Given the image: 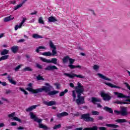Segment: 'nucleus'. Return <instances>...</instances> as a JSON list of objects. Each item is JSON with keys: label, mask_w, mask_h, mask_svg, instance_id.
I'll use <instances>...</instances> for the list:
<instances>
[{"label": "nucleus", "mask_w": 130, "mask_h": 130, "mask_svg": "<svg viewBox=\"0 0 130 130\" xmlns=\"http://www.w3.org/2000/svg\"><path fill=\"white\" fill-rule=\"evenodd\" d=\"M70 59V57L69 56H66L64 57L62 59L63 63H67Z\"/></svg>", "instance_id": "c85d7f7f"}, {"label": "nucleus", "mask_w": 130, "mask_h": 130, "mask_svg": "<svg viewBox=\"0 0 130 130\" xmlns=\"http://www.w3.org/2000/svg\"><path fill=\"white\" fill-rule=\"evenodd\" d=\"M36 66H37V68H38V69H40V70H41L42 69V66H41L38 63H37L36 64Z\"/></svg>", "instance_id": "8fccbe9b"}, {"label": "nucleus", "mask_w": 130, "mask_h": 130, "mask_svg": "<svg viewBox=\"0 0 130 130\" xmlns=\"http://www.w3.org/2000/svg\"><path fill=\"white\" fill-rule=\"evenodd\" d=\"M107 86H108V87H110V88H115V89H121V87L120 86H117L116 85H114L113 84H112L111 83H105Z\"/></svg>", "instance_id": "f3484780"}, {"label": "nucleus", "mask_w": 130, "mask_h": 130, "mask_svg": "<svg viewBox=\"0 0 130 130\" xmlns=\"http://www.w3.org/2000/svg\"><path fill=\"white\" fill-rule=\"evenodd\" d=\"M38 22L39 24H42L43 25H44V21L43 20V18L40 17L39 18Z\"/></svg>", "instance_id": "72a5a7b5"}, {"label": "nucleus", "mask_w": 130, "mask_h": 130, "mask_svg": "<svg viewBox=\"0 0 130 130\" xmlns=\"http://www.w3.org/2000/svg\"><path fill=\"white\" fill-rule=\"evenodd\" d=\"M25 39H20L19 40L18 42L19 43H22L23 42H25Z\"/></svg>", "instance_id": "603ef678"}, {"label": "nucleus", "mask_w": 130, "mask_h": 130, "mask_svg": "<svg viewBox=\"0 0 130 130\" xmlns=\"http://www.w3.org/2000/svg\"><path fill=\"white\" fill-rule=\"evenodd\" d=\"M41 60L43 62H47V63H54V64H57V59L56 58H52L51 59H48L42 57H40Z\"/></svg>", "instance_id": "423d86ee"}, {"label": "nucleus", "mask_w": 130, "mask_h": 130, "mask_svg": "<svg viewBox=\"0 0 130 130\" xmlns=\"http://www.w3.org/2000/svg\"><path fill=\"white\" fill-rule=\"evenodd\" d=\"M49 46L50 48H52V52H50V51H48L46 52H44L42 53V55H44V56H54L57 54V52L56 51V46L53 44V43L51 41H50L49 43Z\"/></svg>", "instance_id": "7ed1b4c3"}, {"label": "nucleus", "mask_w": 130, "mask_h": 130, "mask_svg": "<svg viewBox=\"0 0 130 130\" xmlns=\"http://www.w3.org/2000/svg\"><path fill=\"white\" fill-rule=\"evenodd\" d=\"M55 85L56 86L57 89H59V84L58 83H55Z\"/></svg>", "instance_id": "052dcab7"}, {"label": "nucleus", "mask_w": 130, "mask_h": 130, "mask_svg": "<svg viewBox=\"0 0 130 130\" xmlns=\"http://www.w3.org/2000/svg\"><path fill=\"white\" fill-rule=\"evenodd\" d=\"M11 93H12V90H6V94H11Z\"/></svg>", "instance_id": "3c124183"}, {"label": "nucleus", "mask_w": 130, "mask_h": 130, "mask_svg": "<svg viewBox=\"0 0 130 130\" xmlns=\"http://www.w3.org/2000/svg\"><path fill=\"white\" fill-rule=\"evenodd\" d=\"M19 90H20V91H21V92H23L24 95H28V92H27L26 90H25V89H24V88L22 87H19Z\"/></svg>", "instance_id": "473e14b6"}, {"label": "nucleus", "mask_w": 130, "mask_h": 130, "mask_svg": "<svg viewBox=\"0 0 130 130\" xmlns=\"http://www.w3.org/2000/svg\"><path fill=\"white\" fill-rule=\"evenodd\" d=\"M29 115L30 116V118L31 119H34V121H36V122H38L39 123V127L40 128H43L44 129H47L48 127H47V126L45 125H43V124L41 123L42 122V119H39L35 114H34V113L32 112H30L29 113Z\"/></svg>", "instance_id": "20e7f679"}, {"label": "nucleus", "mask_w": 130, "mask_h": 130, "mask_svg": "<svg viewBox=\"0 0 130 130\" xmlns=\"http://www.w3.org/2000/svg\"><path fill=\"white\" fill-rule=\"evenodd\" d=\"M114 94L117 96V98H128V96L123 94L122 93L114 92Z\"/></svg>", "instance_id": "f8f14e48"}, {"label": "nucleus", "mask_w": 130, "mask_h": 130, "mask_svg": "<svg viewBox=\"0 0 130 130\" xmlns=\"http://www.w3.org/2000/svg\"><path fill=\"white\" fill-rule=\"evenodd\" d=\"M75 60L73 58H69V63L70 64L68 65L69 68L71 69V70H73L74 69H76V68H78V69H81L82 68V66L78 65V66H75L73 64L74 62H75Z\"/></svg>", "instance_id": "6e6552de"}, {"label": "nucleus", "mask_w": 130, "mask_h": 130, "mask_svg": "<svg viewBox=\"0 0 130 130\" xmlns=\"http://www.w3.org/2000/svg\"><path fill=\"white\" fill-rule=\"evenodd\" d=\"M5 124L4 123H0V127H4Z\"/></svg>", "instance_id": "680f3d73"}, {"label": "nucleus", "mask_w": 130, "mask_h": 130, "mask_svg": "<svg viewBox=\"0 0 130 130\" xmlns=\"http://www.w3.org/2000/svg\"><path fill=\"white\" fill-rule=\"evenodd\" d=\"M99 119L100 120H102L103 119V117L101 116H99Z\"/></svg>", "instance_id": "338daca9"}, {"label": "nucleus", "mask_w": 130, "mask_h": 130, "mask_svg": "<svg viewBox=\"0 0 130 130\" xmlns=\"http://www.w3.org/2000/svg\"><path fill=\"white\" fill-rule=\"evenodd\" d=\"M75 130H83V127L77 128Z\"/></svg>", "instance_id": "774afa93"}, {"label": "nucleus", "mask_w": 130, "mask_h": 130, "mask_svg": "<svg viewBox=\"0 0 130 130\" xmlns=\"http://www.w3.org/2000/svg\"><path fill=\"white\" fill-rule=\"evenodd\" d=\"M15 112L10 114L8 115V117H9L10 118H13V117H15Z\"/></svg>", "instance_id": "37998d69"}, {"label": "nucleus", "mask_w": 130, "mask_h": 130, "mask_svg": "<svg viewBox=\"0 0 130 130\" xmlns=\"http://www.w3.org/2000/svg\"><path fill=\"white\" fill-rule=\"evenodd\" d=\"M106 126H107L108 127H113V128H117V127H119L118 125L114 124H106Z\"/></svg>", "instance_id": "b1692460"}, {"label": "nucleus", "mask_w": 130, "mask_h": 130, "mask_svg": "<svg viewBox=\"0 0 130 130\" xmlns=\"http://www.w3.org/2000/svg\"><path fill=\"white\" fill-rule=\"evenodd\" d=\"M17 129L21 130V129H24V127L20 126L17 127Z\"/></svg>", "instance_id": "0e129e2a"}, {"label": "nucleus", "mask_w": 130, "mask_h": 130, "mask_svg": "<svg viewBox=\"0 0 130 130\" xmlns=\"http://www.w3.org/2000/svg\"><path fill=\"white\" fill-rule=\"evenodd\" d=\"M43 103L45 105H47V106H52L56 105V102L53 101H51L50 102L44 101Z\"/></svg>", "instance_id": "2eb2a0df"}, {"label": "nucleus", "mask_w": 130, "mask_h": 130, "mask_svg": "<svg viewBox=\"0 0 130 130\" xmlns=\"http://www.w3.org/2000/svg\"><path fill=\"white\" fill-rule=\"evenodd\" d=\"M37 14V11H35V12L30 13V15H36Z\"/></svg>", "instance_id": "69168bd1"}, {"label": "nucleus", "mask_w": 130, "mask_h": 130, "mask_svg": "<svg viewBox=\"0 0 130 130\" xmlns=\"http://www.w3.org/2000/svg\"><path fill=\"white\" fill-rule=\"evenodd\" d=\"M40 49H46V48H45V47L40 46L38 48H37L36 50V52H37V53H39V51H40Z\"/></svg>", "instance_id": "7c9ffc66"}, {"label": "nucleus", "mask_w": 130, "mask_h": 130, "mask_svg": "<svg viewBox=\"0 0 130 130\" xmlns=\"http://www.w3.org/2000/svg\"><path fill=\"white\" fill-rule=\"evenodd\" d=\"M61 127V125L60 124H59L58 125H55L53 127V128H54V129H56L57 128H60Z\"/></svg>", "instance_id": "79ce46f5"}, {"label": "nucleus", "mask_w": 130, "mask_h": 130, "mask_svg": "<svg viewBox=\"0 0 130 130\" xmlns=\"http://www.w3.org/2000/svg\"><path fill=\"white\" fill-rule=\"evenodd\" d=\"M50 88L49 87L43 86L42 88H37V94L38 93H41V92H45V93H48V95L49 96H53V95H55V94L58 93V91L57 90H53L50 91Z\"/></svg>", "instance_id": "f03ea898"}, {"label": "nucleus", "mask_w": 130, "mask_h": 130, "mask_svg": "<svg viewBox=\"0 0 130 130\" xmlns=\"http://www.w3.org/2000/svg\"><path fill=\"white\" fill-rule=\"evenodd\" d=\"M32 38H35V39H39L41 38H43L42 36H40L37 34H34L32 35Z\"/></svg>", "instance_id": "bb28decb"}, {"label": "nucleus", "mask_w": 130, "mask_h": 130, "mask_svg": "<svg viewBox=\"0 0 130 130\" xmlns=\"http://www.w3.org/2000/svg\"><path fill=\"white\" fill-rule=\"evenodd\" d=\"M68 115H69V113L67 112H63L61 113H58L56 115L57 117H58L59 118L63 117V116H68Z\"/></svg>", "instance_id": "6ab92c4d"}, {"label": "nucleus", "mask_w": 130, "mask_h": 130, "mask_svg": "<svg viewBox=\"0 0 130 130\" xmlns=\"http://www.w3.org/2000/svg\"><path fill=\"white\" fill-rule=\"evenodd\" d=\"M101 96L103 97L105 101H109V100L111 99V96H110L109 94L107 93H105V92H101Z\"/></svg>", "instance_id": "9d476101"}, {"label": "nucleus", "mask_w": 130, "mask_h": 130, "mask_svg": "<svg viewBox=\"0 0 130 130\" xmlns=\"http://www.w3.org/2000/svg\"><path fill=\"white\" fill-rule=\"evenodd\" d=\"M23 6L22 5V4H20L19 5L15 6L14 7V11H17V10H18V9H20V8H21V7H22Z\"/></svg>", "instance_id": "58836bf2"}, {"label": "nucleus", "mask_w": 130, "mask_h": 130, "mask_svg": "<svg viewBox=\"0 0 130 130\" xmlns=\"http://www.w3.org/2000/svg\"><path fill=\"white\" fill-rule=\"evenodd\" d=\"M91 102L93 104H96L97 102H101V99L98 98L92 97L91 98Z\"/></svg>", "instance_id": "a211bd4d"}, {"label": "nucleus", "mask_w": 130, "mask_h": 130, "mask_svg": "<svg viewBox=\"0 0 130 130\" xmlns=\"http://www.w3.org/2000/svg\"><path fill=\"white\" fill-rule=\"evenodd\" d=\"M11 125L12 126H16V125H17V122H11Z\"/></svg>", "instance_id": "09e8293b"}, {"label": "nucleus", "mask_w": 130, "mask_h": 130, "mask_svg": "<svg viewBox=\"0 0 130 130\" xmlns=\"http://www.w3.org/2000/svg\"><path fill=\"white\" fill-rule=\"evenodd\" d=\"M22 26H23V25L21 23L19 25H16L15 27V31H17V30H18V29H19L20 28H22Z\"/></svg>", "instance_id": "ea45409f"}, {"label": "nucleus", "mask_w": 130, "mask_h": 130, "mask_svg": "<svg viewBox=\"0 0 130 130\" xmlns=\"http://www.w3.org/2000/svg\"><path fill=\"white\" fill-rule=\"evenodd\" d=\"M45 86H47V87H49L50 88H51V86H50V85H49V84L48 83H46Z\"/></svg>", "instance_id": "e2e57ef3"}, {"label": "nucleus", "mask_w": 130, "mask_h": 130, "mask_svg": "<svg viewBox=\"0 0 130 130\" xmlns=\"http://www.w3.org/2000/svg\"><path fill=\"white\" fill-rule=\"evenodd\" d=\"M39 106H40V105H33L25 109V111L26 112H31L32 110H34V109H36L37 107H38Z\"/></svg>", "instance_id": "ddd939ff"}, {"label": "nucleus", "mask_w": 130, "mask_h": 130, "mask_svg": "<svg viewBox=\"0 0 130 130\" xmlns=\"http://www.w3.org/2000/svg\"><path fill=\"white\" fill-rule=\"evenodd\" d=\"M90 130H98V127L97 126H93L92 127H90Z\"/></svg>", "instance_id": "a18cd8bd"}, {"label": "nucleus", "mask_w": 130, "mask_h": 130, "mask_svg": "<svg viewBox=\"0 0 130 130\" xmlns=\"http://www.w3.org/2000/svg\"><path fill=\"white\" fill-rule=\"evenodd\" d=\"M9 57H10V55H4V56H3L0 58V61L8 59Z\"/></svg>", "instance_id": "c756f323"}, {"label": "nucleus", "mask_w": 130, "mask_h": 130, "mask_svg": "<svg viewBox=\"0 0 130 130\" xmlns=\"http://www.w3.org/2000/svg\"><path fill=\"white\" fill-rule=\"evenodd\" d=\"M81 119H83V120L86 121V122H94V118L90 117L89 113L82 114L81 115Z\"/></svg>", "instance_id": "39448f33"}, {"label": "nucleus", "mask_w": 130, "mask_h": 130, "mask_svg": "<svg viewBox=\"0 0 130 130\" xmlns=\"http://www.w3.org/2000/svg\"><path fill=\"white\" fill-rule=\"evenodd\" d=\"M12 119L15 120L16 121H18V122H22V120H21L20 118H18V117H14L13 118H12Z\"/></svg>", "instance_id": "f704fd0d"}, {"label": "nucleus", "mask_w": 130, "mask_h": 130, "mask_svg": "<svg viewBox=\"0 0 130 130\" xmlns=\"http://www.w3.org/2000/svg\"><path fill=\"white\" fill-rule=\"evenodd\" d=\"M0 84H2V86H7V83L5 82H2L0 81Z\"/></svg>", "instance_id": "864d4df0"}, {"label": "nucleus", "mask_w": 130, "mask_h": 130, "mask_svg": "<svg viewBox=\"0 0 130 130\" xmlns=\"http://www.w3.org/2000/svg\"><path fill=\"white\" fill-rule=\"evenodd\" d=\"M115 122L118 123H123L124 122H127L125 119H118L115 120Z\"/></svg>", "instance_id": "393cba45"}, {"label": "nucleus", "mask_w": 130, "mask_h": 130, "mask_svg": "<svg viewBox=\"0 0 130 130\" xmlns=\"http://www.w3.org/2000/svg\"><path fill=\"white\" fill-rule=\"evenodd\" d=\"M10 51L7 49H4L1 53V55H7V54H9V52Z\"/></svg>", "instance_id": "a878e982"}, {"label": "nucleus", "mask_w": 130, "mask_h": 130, "mask_svg": "<svg viewBox=\"0 0 130 130\" xmlns=\"http://www.w3.org/2000/svg\"><path fill=\"white\" fill-rule=\"evenodd\" d=\"M97 76H98L101 79H103V80H105L106 81H109V82H111V79L108 78V77L103 75V74L98 73Z\"/></svg>", "instance_id": "dca6fc26"}, {"label": "nucleus", "mask_w": 130, "mask_h": 130, "mask_svg": "<svg viewBox=\"0 0 130 130\" xmlns=\"http://www.w3.org/2000/svg\"><path fill=\"white\" fill-rule=\"evenodd\" d=\"M70 87H71V88H74V87H75V85H74V84L73 83H70Z\"/></svg>", "instance_id": "bf43d9fd"}, {"label": "nucleus", "mask_w": 130, "mask_h": 130, "mask_svg": "<svg viewBox=\"0 0 130 130\" xmlns=\"http://www.w3.org/2000/svg\"><path fill=\"white\" fill-rule=\"evenodd\" d=\"M92 115H99V112L97 111H93L91 112Z\"/></svg>", "instance_id": "c03bdc74"}, {"label": "nucleus", "mask_w": 130, "mask_h": 130, "mask_svg": "<svg viewBox=\"0 0 130 130\" xmlns=\"http://www.w3.org/2000/svg\"><path fill=\"white\" fill-rule=\"evenodd\" d=\"M54 22H57V19L53 16H50L48 18V22L49 23H54Z\"/></svg>", "instance_id": "4be33fe9"}, {"label": "nucleus", "mask_w": 130, "mask_h": 130, "mask_svg": "<svg viewBox=\"0 0 130 130\" xmlns=\"http://www.w3.org/2000/svg\"><path fill=\"white\" fill-rule=\"evenodd\" d=\"M7 79L8 81L10 82V83H11V84H12L13 85L17 84V82L14 81V79H13V78H12L11 76L8 75V76L7 77Z\"/></svg>", "instance_id": "aec40b11"}, {"label": "nucleus", "mask_w": 130, "mask_h": 130, "mask_svg": "<svg viewBox=\"0 0 130 130\" xmlns=\"http://www.w3.org/2000/svg\"><path fill=\"white\" fill-rule=\"evenodd\" d=\"M114 113H116V114H120V111H117V110H115Z\"/></svg>", "instance_id": "4d7b16f0"}, {"label": "nucleus", "mask_w": 130, "mask_h": 130, "mask_svg": "<svg viewBox=\"0 0 130 130\" xmlns=\"http://www.w3.org/2000/svg\"><path fill=\"white\" fill-rule=\"evenodd\" d=\"M99 68H100V67H99V66H98V65L94 64L93 66V70L94 71H95L96 72L98 71V70H99Z\"/></svg>", "instance_id": "e433bc0d"}, {"label": "nucleus", "mask_w": 130, "mask_h": 130, "mask_svg": "<svg viewBox=\"0 0 130 130\" xmlns=\"http://www.w3.org/2000/svg\"><path fill=\"white\" fill-rule=\"evenodd\" d=\"M14 17H13L12 15H10L8 17H7L4 18V22H10V21H12V20H14Z\"/></svg>", "instance_id": "5701e85b"}, {"label": "nucleus", "mask_w": 130, "mask_h": 130, "mask_svg": "<svg viewBox=\"0 0 130 130\" xmlns=\"http://www.w3.org/2000/svg\"><path fill=\"white\" fill-rule=\"evenodd\" d=\"M120 114L122 116H126L128 114L127 108L125 107H122L120 110Z\"/></svg>", "instance_id": "9b49d317"}, {"label": "nucleus", "mask_w": 130, "mask_h": 130, "mask_svg": "<svg viewBox=\"0 0 130 130\" xmlns=\"http://www.w3.org/2000/svg\"><path fill=\"white\" fill-rule=\"evenodd\" d=\"M64 76H66V77H68V78H70V79H74L75 77H76L77 78H79V79H84L85 77L83 76L82 75H76L74 73H64Z\"/></svg>", "instance_id": "0eeeda50"}, {"label": "nucleus", "mask_w": 130, "mask_h": 130, "mask_svg": "<svg viewBox=\"0 0 130 130\" xmlns=\"http://www.w3.org/2000/svg\"><path fill=\"white\" fill-rule=\"evenodd\" d=\"M75 90L72 91V96L73 97V101H76L78 105L80 104H84L85 103V98L81 96L82 94L84 93L85 88L84 86L80 82H78L77 86L75 87Z\"/></svg>", "instance_id": "f257e3e1"}, {"label": "nucleus", "mask_w": 130, "mask_h": 130, "mask_svg": "<svg viewBox=\"0 0 130 130\" xmlns=\"http://www.w3.org/2000/svg\"><path fill=\"white\" fill-rule=\"evenodd\" d=\"M68 92H69L68 89H65L64 91H61L59 93L60 97H62V96H64V94H66V93H68Z\"/></svg>", "instance_id": "2f4dec72"}, {"label": "nucleus", "mask_w": 130, "mask_h": 130, "mask_svg": "<svg viewBox=\"0 0 130 130\" xmlns=\"http://www.w3.org/2000/svg\"><path fill=\"white\" fill-rule=\"evenodd\" d=\"M2 100H3V101H5L6 102H8V99L5 98H2Z\"/></svg>", "instance_id": "13d9d810"}, {"label": "nucleus", "mask_w": 130, "mask_h": 130, "mask_svg": "<svg viewBox=\"0 0 130 130\" xmlns=\"http://www.w3.org/2000/svg\"><path fill=\"white\" fill-rule=\"evenodd\" d=\"M115 103H117V104H126L125 103L121 102L120 101H117L115 102Z\"/></svg>", "instance_id": "de8ad7c7"}, {"label": "nucleus", "mask_w": 130, "mask_h": 130, "mask_svg": "<svg viewBox=\"0 0 130 130\" xmlns=\"http://www.w3.org/2000/svg\"><path fill=\"white\" fill-rule=\"evenodd\" d=\"M27 86L28 87L26 88V90L29 91V92H31L32 94H37V89H33V83H30Z\"/></svg>", "instance_id": "1a4fd4ad"}, {"label": "nucleus", "mask_w": 130, "mask_h": 130, "mask_svg": "<svg viewBox=\"0 0 130 130\" xmlns=\"http://www.w3.org/2000/svg\"><path fill=\"white\" fill-rule=\"evenodd\" d=\"M11 50L13 53H17L19 50V47L18 46H14L11 48Z\"/></svg>", "instance_id": "412c9836"}, {"label": "nucleus", "mask_w": 130, "mask_h": 130, "mask_svg": "<svg viewBox=\"0 0 130 130\" xmlns=\"http://www.w3.org/2000/svg\"><path fill=\"white\" fill-rule=\"evenodd\" d=\"M26 20H27V18H23V19L22 21H21V22L20 23V24L23 25L24 23H25V22H26Z\"/></svg>", "instance_id": "49530a36"}, {"label": "nucleus", "mask_w": 130, "mask_h": 130, "mask_svg": "<svg viewBox=\"0 0 130 130\" xmlns=\"http://www.w3.org/2000/svg\"><path fill=\"white\" fill-rule=\"evenodd\" d=\"M10 4H12V5H16V2L15 1H10Z\"/></svg>", "instance_id": "5fc2aeb1"}, {"label": "nucleus", "mask_w": 130, "mask_h": 130, "mask_svg": "<svg viewBox=\"0 0 130 130\" xmlns=\"http://www.w3.org/2000/svg\"><path fill=\"white\" fill-rule=\"evenodd\" d=\"M104 110H105L106 111H107L108 112H109V113H113V111L111 108L108 107H105L103 108Z\"/></svg>", "instance_id": "cd10ccee"}, {"label": "nucleus", "mask_w": 130, "mask_h": 130, "mask_svg": "<svg viewBox=\"0 0 130 130\" xmlns=\"http://www.w3.org/2000/svg\"><path fill=\"white\" fill-rule=\"evenodd\" d=\"M99 129L100 130H106V127H100Z\"/></svg>", "instance_id": "6e6d98bb"}, {"label": "nucleus", "mask_w": 130, "mask_h": 130, "mask_svg": "<svg viewBox=\"0 0 130 130\" xmlns=\"http://www.w3.org/2000/svg\"><path fill=\"white\" fill-rule=\"evenodd\" d=\"M24 71H25V72H32V71H33V69H32V68H31L30 67H26L24 69Z\"/></svg>", "instance_id": "c9c22d12"}, {"label": "nucleus", "mask_w": 130, "mask_h": 130, "mask_svg": "<svg viewBox=\"0 0 130 130\" xmlns=\"http://www.w3.org/2000/svg\"><path fill=\"white\" fill-rule=\"evenodd\" d=\"M37 79L38 81H44V79L42 78V76L39 75L37 76Z\"/></svg>", "instance_id": "a19ab883"}, {"label": "nucleus", "mask_w": 130, "mask_h": 130, "mask_svg": "<svg viewBox=\"0 0 130 130\" xmlns=\"http://www.w3.org/2000/svg\"><path fill=\"white\" fill-rule=\"evenodd\" d=\"M55 66L49 65L45 68V71H54V70H58Z\"/></svg>", "instance_id": "4468645a"}, {"label": "nucleus", "mask_w": 130, "mask_h": 130, "mask_svg": "<svg viewBox=\"0 0 130 130\" xmlns=\"http://www.w3.org/2000/svg\"><path fill=\"white\" fill-rule=\"evenodd\" d=\"M22 67H23V64H20L18 66H17L16 68H15L14 69L15 72H18V71H19V70H20V69H21V68H22Z\"/></svg>", "instance_id": "4c0bfd02"}]
</instances>
